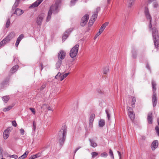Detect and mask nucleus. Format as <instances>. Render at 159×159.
<instances>
[{
    "mask_svg": "<svg viewBox=\"0 0 159 159\" xmlns=\"http://www.w3.org/2000/svg\"><path fill=\"white\" fill-rule=\"evenodd\" d=\"M60 1L58 0L56 1L54 4H52L50 7V9L48 12V15L47 17L46 21H48L51 18V15L52 12L54 14L57 13L58 11V7L60 4Z\"/></svg>",
    "mask_w": 159,
    "mask_h": 159,
    "instance_id": "obj_1",
    "label": "nucleus"
},
{
    "mask_svg": "<svg viewBox=\"0 0 159 159\" xmlns=\"http://www.w3.org/2000/svg\"><path fill=\"white\" fill-rule=\"evenodd\" d=\"M67 130L66 126H63L60 131L58 133V139L60 144L61 146H62L66 137Z\"/></svg>",
    "mask_w": 159,
    "mask_h": 159,
    "instance_id": "obj_2",
    "label": "nucleus"
},
{
    "mask_svg": "<svg viewBox=\"0 0 159 159\" xmlns=\"http://www.w3.org/2000/svg\"><path fill=\"white\" fill-rule=\"evenodd\" d=\"M149 29L152 30V37L154 45L156 48H157L159 46V36L158 30L155 27Z\"/></svg>",
    "mask_w": 159,
    "mask_h": 159,
    "instance_id": "obj_3",
    "label": "nucleus"
},
{
    "mask_svg": "<svg viewBox=\"0 0 159 159\" xmlns=\"http://www.w3.org/2000/svg\"><path fill=\"white\" fill-rule=\"evenodd\" d=\"M144 13L146 18L148 20H149V24L148 25V28L149 29H151V21L152 20V18L151 15L150 14L148 7L147 6H145L144 7Z\"/></svg>",
    "mask_w": 159,
    "mask_h": 159,
    "instance_id": "obj_4",
    "label": "nucleus"
},
{
    "mask_svg": "<svg viewBox=\"0 0 159 159\" xmlns=\"http://www.w3.org/2000/svg\"><path fill=\"white\" fill-rule=\"evenodd\" d=\"M79 45L77 44L75 45L70 50L69 55L72 58H74L77 56L79 50Z\"/></svg>",
    "mask_w": 159,
    "mask_h": 159,
    "instance_id": "obj_5",
    "label": "nucleus"
},
{
    "mask_svg": "<svg viewBox=\"0 0 159 159\" xmlns=\"http://www.w3.org/2000/svg\"><path fill=\"white\" fill-rule=\"evenodd\" d=\"M16 35L15 32L14 31L11 32L6 37L4 38V39L7 43L9 42L12 39L14 38L16 36Z\"/></svg>",
    "mask_w": 159,
    "mask_h": 159,
    "instance_id": "obj_6",
    "label": "nucleus"
},
{
    "mask_svg": "<svg viewBox=\"0 0 159 159\" xmlns=\"http://www.w3.org/2000/svg\"><path fill=\"white\" fill-rule=\"evenodd\" d=\"M89 18V15L85 14L82 18L80 22V25L82 26H84L87 23L88 19Z\"/></svg>",
    "mask_w": 159,
    "mask_h": 159,
    "instance_id": "obj_7",
    "label": "nucleus"
},
{
    "mask_svg": "<svg viewBox=\"0 0 159 159\" xmlns=\"http://www.w3.org/2000/svg\"><path fill=\"white\" fill-rule=\"evenodd\" d=\"M73 30V29L71 28L68 29L65 31L64 33L63 34V36L62 37V39L63 41H64L65 40Z\"/></svg>",
    "mask_w": 159,
    "mask_h": 159,
    "instance_id": "obj_8",
    "label": "nucleus"
},
{
    "mask_svg": "<svg viewBox=\"0 0 159 159\" xmlns=\"http://www.w3.org/2000/svg\"><path fill=\"white\" fill-rule=\"evenodd\" d=\"M44 17V14H42L39 15L37 17L36 23L38 25L41 26Z\"/></svg>",
    "mask_w": 159,
    "mask_h": 159,
    "instance_id": "obj_9",
    "label": "nucleus"
},
{
    "mask_svg": "<svg viewBox=\"0 0 159 159\" xmlns=\"http://www.w3.org/2000/svg\"><path fill=\"white\" fill-rule=\"evenodd\" d=\"M69 74V73H66L61 76V73L59 72L58 74L55 76V78L57 79L60 78V81H61L64 78H66L68 75Z\"/></svg>",
    "mask_w": 159,
    "mask_h": 159,
    "instance_id": "obj_10",
    "label": "nucleus"
},
{
    "mask_svg": "<svg viewBox=\"0 0 159 159\" xmlns=\"http://www.w3.org/2000/svg\"><path fill=\"white\" fill-rule=\"evenodd\" d=\"M66 53L63 50L60 51L58 53L57 57L58 60L62 61L65 58Z\"/></svg>",
    "mask_w": 159,
    "mask_h": 159,
    "instance_id": "obj_11",
    "label": "nucleus"
},
{
    "mask_svg": "<svg viewBox=\"0 0 159 159\" xmlns=\"http://www.w3.org/2000/svg\"><path fill=\"white\" fill-rule=\"evenodd\" d=\"M10 128H8L7 129L5 130L3 133V137L5 139H7L9 135L10 129Z\"/></svg>",
    "mask_w": 159,
    "mask_h": 159,
    "instance_id": "obj_12",
    "label": "nucleus"
},
{
    "mask_svg": "<svg viewBox=\"0 0 159 159\" xmlns=\"http://www.w3.org/2000/svg\"><path fill=\"white\" fill-rule=\"evenodd\" d=\"M100 10V8L99 7H97L96 8V11L95 12L92 16L90 19H91L93 20V21H95L97 17L98 12Z\"/></svg>",
    "mask_w": 159,
    "mask_h": 159,
    "instance_id": "obj_13",
    "label": "nucleus"
},
{
    "mask_svg": "<svg viewBox=\"0 0 159 159\" xmlns=\"http://www.w3.org/2000/svg\"><path fill=\"white\" fill-rule=\"evenodd\" d=\"M24 35L23 34H21L17 38L15 43V46L16 47H17L18 46L20 42L24 38Z\"/></svg>",
    "mask_w": 159,
    "mask_h": 159,
    "instance_id": "obj_14",
    "label": "nucleus"
},
{
    "mask_svg": "<svg viewBox=\"0 0 159 159\" xmlns=\"http://www.w3.org/2000/svg\"><path fill=\"white\" fill-rule=\"evenodd\" d=\"M158 143L157 140L154 141L152 143L151 147L152 150H154L158 146Z\"/></svg>",
    "mask_w": 159,
    "mask_h": 159,
    "instance_id": "obj_15",
    "label": "nucleus"
},
{
    "mask_svg": "<svg viewBox=\"0 0 159 159\" xmlns=\"http://www.w3.org/2000/svg\"><path fill=\"white\" fill-rule=\"evenodd\" d=\"M152 98L153 106V107H155L156 106L157 104V95L156 93H153Z\"/></svg>",
    "mask_w": 159,
    "mask_h": 159,
    "instance_id": "obj_16",
    "label": "nucleus"
},
{
    "mask_svg": "<svg viewBox=\"0 0 159 159\" xmlns=\"http://www.w3.org/2000/svg\"><path fill=\"white\" fill-rule=\"evenodd\" d=\"M137 51L134 48V47L132 48L131 53L132 57L134 59H136L137 55Z\"/></svg>",
    "mask_w": 159,
    "mask_h": 159,
    "instance_id": "obj_17",
    "label": "nucleus"
},
{
    "mask_svg": "<svg viewBox=\"0 0 159 159\" xmlns=\"http://www.w3.org/2000/svg\"><path fill=\"white\" fill-rule=\"evenodd\" d=\"M43 0H37L30 6V7H37L43 1Z\"/></svg>",
    "mask_w": 159,
    "mask_h": 159,
    "instance_id": "obj_18",
    "label": "nucleus"
},
{
    "mask_svg": "<svg viewBox=\"0 0 159 159\" xmlns=\"http://www.w3.org/2000/svg\"><path fill=\"white\" fill-rule=\"evenodd\" d=\"M19 66L18 65H16L13 66L11 69L10 71V74H11L10 75H11L12 74L15 72L17 70Z\"/></svg>",
    "mask_w": 159,
    "mask_h": 159,
    "instance_id": "obj_19",
    "label": "nucleus"
},
{
    "mask_svg": "<svg viewBox=\"0 0 159 159\" xmlns=\"http://www.w3.org/2000/svg\"><path fill=\"white\" fill-rule=\"evenodd\" d=\"M152 113L151 112H149L148 115L147 120L148 123L150 124H152Z\"/></svg>",
    "mask_w": 159,
    "mask_h": 159,
    "instance_id": "obj_20",
    "label": "nucleus"
},
{
    "mask_svg": "<svg viewBox=\"0 0 159 159\" xmlns=\"http://www.w3.org/2000/svg\"><path fill=\"white\" fill-rule=\"evenodd\" d=\"M89 140L90 143V145L92 147L95 148L98 146L97 143L93 139H89Z\"/></svg>",
    "mask_w": 159,
    "mask_h": 159,
    "instance_id": "obj_21",
    "label": "nucleus"
},
{
    "mask_svg": "<svg viewBox=\"0 0 159 159\" xmlns=\"http://www.w3.org/2000/svg\"><path fill=\"white\" fill-rule=\"evenodd\" d=\"M23 10L17 8L16 9L14 12L15 14H16L17 16H20L23 13Z\"/></svg>",
    "mask_w": 159,
    "mask_h": 159,
    "instance_id": "obj_22",
    "label": "nucleus"
},
{
    "mask_svg": "<svg viewBox=\"0 0 159 159\" xmlns=\"http://www.w3.org/2000/svg\"><path fill=\"white\" fill-rule=\"evenodd\" d=\"M152 86L153 93H156V84L155 82L153 80H152Z\"/></svg>",
    "mask_w": 159,
    "mask_h": 159,
    "instance_id": "obj_23",
    "label": "nucleus"
},
{
    "mask_svg": "<svg viewBox=\"0 0 159 159\" xmlns=\"http://www.w3.org/2000/svg\"><path fill=\"white\" fill-rule=\"evenodd\" d=\"M14 106L15 104L13 103L11 106H7L3 109V111L4 112L8 111L10 110Z\"/></svg>",
    "mask_w": 159,
    "mask_h": 159,
    "instance_id": "obj_24",
    "label": "nucleus"
},
{
    "mask_svg": "<svg viewBox=\"0 0 159 159\" xmlns=\"http://www.w3.org/2000/svg\"><path fill=\"white\" fill-rule=\"evenodd\" d=\"M62 63V61L60 60H58L57 61L56 63V69H58L60 68Z\"/></svg>",
    "mask_w": 159,
    "mask_h": 159,
    "instance_id": "obj_25",
    "label": "nucleus"
},
{
    "mask_svg": "<svg viewBox=\"0 0 159 159\" xmlns=\"http://www.w3.org/2000/svg\"><path fill=\"white\" fill-rule=\"evenodd\" d=\"M29 153L28 151H26L25 153L22 156L20 157L18 159H24L26 158Z\"/></svg>",
    "mask_w": 159,
    "mask_h": 159,
    "instance_id": "obj_26",
    "label": "nucleus"
},
{
    "mask_svg": "<svg viewBox=\"0 0 159 159\" xmlns=\"http://www.w3.org/2000/svg\"><path fill=\"white\" fill-rule=\"evenodd\" d=\"M128 115L132 121H133L135 118V114L134 112H128Z\"/></svg>",
    "mask_w": 159,
    "mask_h": 159,
    "instance_id": "obj_27",
    "label": "nucleus"
},
{
    "mask_svg": "<svg viewBox=\"0 0 159 159\" xmlns=\"http://www.w3.org/2000/svg\"><path fill=\"white\" fill-rule=\"evenodd\" d=\"M108 24L109 23L108 22H105L102 25L99 30L103 32V31L105 28L106 26L108 25Z\"/></svg>",
    "mask_w": 159,
    "mask_h": 159,
    "instance_id": "obj_28",
    "label": "nucleus"
},
{
    "mask_svg": "<svg viewBox=\"0 0 159 159\" xmlns=\"http://www.w3.org/2000/svg\"><path fill=\"white\" fill-rule=\"evenodd\" d=\"M135 1L134 0H128L127 3L128 7H131L133 5Z\"/></svg>",
    "mask_w": 159,
    "mask_h": 159,
    "instance_id": "obj_29",
    "label": "nucleus"
},
{
    "mask_svg": "<svg viewBox=\"0 0 159 159\" xmlns=\"http://www.w3.org/2000/svg\"><path fill=\"white\" fill-rule=\"evenodd\" d=\"M154 0H148V1H143V3H144V6H147L148 7V4L151 3L152 2L154 1Z\"/></svg>",
    "mask_w": 159,
    "mask_h": 159,
    "instance_id": "obj_30",
    "label": "nucleus"
},
{
    "mask_svg": "<svg viewBox=\"0 0 159 159\" xmlns=\"http://www.w3.org/2000/svg\"><path fill=\"white\" fill-rule=\"evenodd\" d=\"M10 98L8 96H5L2 97V99L3 101L5 103L7 102L8 101L9 99Z\"/></svg>",
    "mask_w": 159,
    "mask_h": 159,
    "instance_id": "obj_31",
    "label": "nucleus"
},
{
    "mask_svg": "<svg viewBox=\"0 0 159 159\" xmlns=\"http://www.w3.org/2000/svg\"><path fill=\"white\" fill-rule=\"evenodd\" d=\"M105 124V121L101 119L99 122V126L100 127H102Z\"/></svg>",
    "mask_w": 159,
    "mask_h": 159,
    "instance_id": "obj_32",
    "label": "nucleus"
},
{
    "mask_svg": "<svg viewBox=\"0 0 159 159\" xmlns=\"http://www.w3.org/2000/svg\"><path fill=\"white\" fill-rule=\"evenodd\" d=\"M95 117V115L93 113L91 114L90 117L89 121L91 122H93Z\"/></svg>",
    "mask_w": 159,
    "mask_h": 159,
    "instance_id": "obj_33",
    "label": "nucleus"
},
{
    "mask_svg": "<svg viewBox=\"0 0 159 159\" xmlns=\"http://www.w3.org/2000/svg\"><path fill=\"white\" fill-rule=\"evenodd\" d=\"M109 70V69L107 67L104 68L103 70V74L106 75L107 74Z\"/></svg>",
    "mask_w": 159,
    "mask_h": 159,
    "instance_id": "obj_34",
    "label": "nucleus"
},
{
    "mask_svg": "<svg viewBox=\"0 0 159 159\" xmlns=\"http://www.w3.org/2000/svg\"><path fill=\"white\" fill-rule=\"evenodd\" d=\"M153 6L154 8H157L159 6L158 3L157 2H153Z\"/></svg>",
    "mask_w": 159,
    "mask_h": 159,
    "instance_id": "obj_35",
    "label": "nucleus"
},
{
    "mask_svg": "<svg viewBox=\"0 0 159 159\" xmlns=\"http://www.w3.org/2000/svg\"><path fill=\"white\" fill-rule=\"evenodd\" d=\"M92 155V158H93L97 156L98 155V153L96 152H93L91 153Z\"/></svg>",
    "mask_w": 159,
    "mask_h": 159,
    "instance_id": "obj_36",
    "label": "nucleus"
},
{
    "mask_svg": "<svg viewBox=\"0 0 159 159\" xmlns=\"http://www.w3.org/2000/svg\"><path fill=\"white\" fill-rule=\"evenodd\" d=\"M7 43L3 39L0 42V47L2 46H4L5 44Z\"/></svg>",
    "mask_w": 159,
    "mask_h": 159,
    "instance_id": "obj_37",
    "label": "nucleus"
},
{
    "mask_svg": "<svg viewBox=\"0 0 159 159\" xmlns=\"http://www.w3.org/2000/svg\"><path fill=\"white\" fill-rule=\"evenodd\" d=\"M136 98L135 97H133L132 98V104L131 106L132 107H133V106L135 104V102H136Z\"/></svg>",
    "mask_w": 159,
    "mask_h": 159,
    "instance_id": "obj_38",
    "label": "nucleus"
},
{
    "mask_svg": "<svg viewBox=\"0 0 159 159\" xmlns=\"http://www.w3.org/2000/svg\"><path fill=\"white\" fill-rule=\"evenodd\" d=\"M109 153L110 154V155L111 157L112 158V159H114V157L113 155V153L112 151L111 150V149H110L109 151Z\"/></svg>",
    "mask_w": 159,
    "mask_h": 159,
    "instance_id": "obj_39",
    "label": "nucleus"
},
{
    "mask_svg": "<svg viewBox=\"0 0 159 159\" xmlns=\"http://www.w3.org/2000/svg\"><path fill=\"white\" fill-rule=\"evenodd\" d=\"M10 20L9 19H8L7 20V22L6 23V27H7V28H8V27H9V26H10Z\"/></svg>",
    "mask_w": 159,
    "mask_h": 159,
    "instance_id": "obj_40",
    "label": "nucleus"
},
{
    "mask_svg": "<svg viewBox=\"0 0 159 159\" xmlns=\"http://www.w3.org/2000/svg\"><path fill=\"white\" fill-rule=\"evenodd\" d=\"M33 155L35 158L40 157L41 156V153L40 152H39L36 154Z\"/></svg>",
    "mask_w": 159,
    "mask_h": 159,
    "instance_id": "obj_41",
    "label": "nucleus"
},
{
    "mask_svg": "<svg viewBox=\"0 0 159 159\" xmlns=\"http://www.w3.org/2000/svg\"><path fill=\"white\" fill-rule=\"evenodd\" d=\"M101 156L102 157H106L107 156V154L106 152H103L101 154Z\"/></svg>",
    "mask_w": 159,
    "mask_h": 159,
    "instance_id": "obj_42",
    "label": "nucleus"
},
{
    "mask_svg": "<svg viewBox=\"0 0 159 159\" xmlns=\"http://www.w3.org/2000/svg\"><path fill=\"white\" fill-rule=\"evenodd\" d=\"M20 0H16V2L13 7H16L18 6L19 2L20 1Z\"/></svg>",
    "mask_w": 159,
    "mask_h": 159,
    "instance_id": "obj_43",
    "label": "nucleus"
},
{
    "mask_svg": "<svg viewBox=\"0 0 159 159\" xmlns=\"http://www.w3.org/2000/svg\"><path fill=\"white\" fill-rule=\"evenodd\" d=\"M94 22V21H93V20L91 19H90L89 23V25L90 26H91L93 25Z\"/></svg>",
    "mask_w": 159,
    "mask_h": 159,
    "instance_id": "obj_44",
    "label": "nucleus"
},
{
    "mask_svg": "<svg viewBox=\"0 0 159 159\" xmlns=\"http://www.w3.org/2000/svg\"><path fill=\"white\" fill-rule=\"evenodd\" d=\"M105 111H106V114L107 115L108 120H110V114L108 112V111L107 110H106Z\"/></svg>",
    "mask_w": 159,
    "mask_h": 159,
    "instance_id": "obj_45",
    "label": "nucleus"
},
{
    "mask_svg": "<svg viewBox=\"0 0 159 159\" xmlns=\"http://www.w3.org/2000/svg\"><path fill=\"white\" fill-rule=\"evenodd\" d=\"M46 83H43L40 88V90H43L46 87Z\"/></svg>",
    "mask_w": 159,
    "mask_h": 159,
    "instance_id": "obj_46",
    "label": "nucleus"
},
{
    "mask_svg": "<svg viewBox=\"0 0 159 159\" xmlns=\"http://www.w3.org/2000/svg\"><path fill=\"white\" fill-rule=\"evenodd\" d=\"M30 110L32 111L34 115L35 114V110L34 108H30Z\"/></svg>",
    "mask_w": 159,
    "mask_h": 159,
    "instance_id": "obj_47",
    "label": "nucleus"
},
{
    "mask_svg": "<svg viewBox=\"0 0 159 159\" xmlns=\"http://www.w3.org/2000/svg\"><path fill=\"white\" fill-rule=\"evenodd\" d=\"M127 110L128 112H133V110L132 108L130 107H127Z\"/></svg>",
    "mask_w": 159,
    "mask_h": 159,
    "instance_id": "obj_48",
    "label": "nucleus"
},
{
    "mask_svg": "<svg viewBox=\"0 0 159 159\" xmlns=\"http://www.w3.org/2000/svg\"><path fill=\"white\" fill-rule=\"evenodd\" d=\"M155 129L158 135L159 136V128L158 126H156L155 127Z\"/></svg>",
    "mask_w": 159,
    "mask_h": 159,
    "instance_id": "obj_49",
    "label": "nucleus"
},
{
    "mask_svg": "<svg viewBox=\"0 0 159 159\" xmlns=\"http://www.w3.org/2000/svg\"><path fill=\"white\" fill-rule=\"evenodd\" d=\"M11 122H12V124L13 126L15 127L16 126L17 124V123H16V121H15V120L12 121Z\"/></svg>",
    "mask_w": 159,
    "mask_h": 159,
    "instance_id": "obj_50",
    "label": "nucleus"
},
{
    "mask_svg": "<svg viewBox=\"0 0 159 159\" xmlns=\"http://www.w3.org/2000/svg\"><path fill=\"white\" fill-rule=\"evenodd\" d=\"M77 0H71L70 1V3H71V6L74 5L75 2L77 1Z\"/></svg>",
    "mask_w": 159,
    "mask_h": 159,
    "instance_id": "obj_51",
    "label": "nucleus"
},
{
    "mask_svg": "<svg viewBox=\"0 0 159 159\" xmlns=\"http://www.w3.org/2000/svg\"><path fill=\"white\" fill-rule=\"evenodd\" d=\"M33 130L35 131L36 129V125L34 121L33 122Z\"/></svg>",
    "mask_w": 159,
    "mask_h": 159,
    "instance_id": "obj_52",
    "label": "nucleus"
},
{
    "mask_svg": "<svg viewBox=\"0 0 159 159\" xmlns=\"http://www.w3.org/2000/svg\"><path fill=\"white\" fill-rule=\"evenodd\" d=\"M102 32V31L100 30H99V31L96 35V36H99Z\"/></svg>",
    "mask_w": 159,
    "mask_h": 159,
    "instance_id": "obj_53",
    "label": "nucleus"
},
{
    "mask_svg": "<svg viewBox=\"0 0 159 159\" xmlns=\"http://www.w3.org/2000/svg\"><path fill=\"white\" fill-rule=\"evenodd\" d=\"M20 133L22 135H23L24 134V133H25V131L24 130V129H20Z\"/></svg>",
    "mask_w": 159,
    "mask_h": 159,
    "instance_id": "obj_54",
    "label": "nucleus"
},
{
    "mask_svg": "<svg viewBox=\"0 0 159 159\" xmlns=\"http://www.w3.org/2000/svg\"><path fill=\"white\" fill-rule=\"evenodd\" d=\"M81 148V147H79L78 148H76L74 152V155L75 154L76 152L80 148Z\"/></svg>",
    "mask_w": 159,
    "mask_h": 159,
    "instance_id": "obj_55",
    "label": "nucleus"
},
{
    "mask_svg": "<svg viewBox=\"0 0 159 159\" xmlns=\"http://www.w3.org/2000/svg\"><path fill=\"white\" fill-rule=\"evenodd\" d=\"M70 64H66V70H67L69 69V68L70 67Z\"/></svg>",
    "mask_w": 159,
    "mask_h": 159,
    "instance_id": "obj_56",
    "label": "nucleus"
},
{
    "mask_svg": "<svg viewBox=\"0 0 159 159\" xmlns=\"http://www.w3.org/2000/svg\"><path fill=\"white\" fill-rule=\"evenodd\" d=\"M11 157L15 159H17L18 158V156L16 155H13L11 156Z\"/></svg>",
    "mask_w": 159,
    "mask_h": 159,
    "instance_id": "obj_57",
    "label": "nucleus"
},
{
    "mask_svg": "<svg viewBox=\"0 0 159 159\" xmlns=\"http://www.w3.org/2000/svg\"><path fill=\"white\" fill-rule=\"evenodd\" d=\"M117 152L119 157V159H121V155L120 152L118 151Z\"/></svg>",
    "mask_w": 159,
    "mask_h": 159,
    "instance_id": "obj_58",
    "label": "nucleus"
},
{
    "mask_svg": "<svg viewBox=\"0 0 159 159\" xmlns=\"http://www.w3.org/2000/svg\"><path fill=\"white\" fill-rule=\"evenodd\" d=\"M146 68L148 69V70H150V68L148 63L146 65Z\"/></svg>",
    "mask_w": 159,
    "mask_h": 159,
    "instance_id": "obj_59",
    "label": "nucleus"
},
{
    "mask_svg": "<svg viewBox=\"0 0 159 159\" xmlns=\"http://www.w3.org/2000/svg\"><path fill=\"white\" fill-rule=\"evenodd\" d=\"M40 66H41V70H42L43 69V65L42 63H40Z\"/></svg>",
    "mask_w": 159,
    "mask_h": 159,
    "instance_id": "obj_60",
    "label": "nucleus"
},
{
    "mask_svg": "<svg viewBox=\"0 0 159 159\" xmlns=\"http://www.w3.org/2000/svg\"><path fill=\"white\" fill-rule=\"evenodd\" d=\"M93 122H89V125L90 127L92 128Z\"/></svg>",
    "mask_w": 159,
    "mask_h": 159,
    "instance_id": "obj_61",
    "label": "nucleus"
},
{
    "mask_svg": "<svg viewBox=\"0 0 159 159\" xmlns=\"http://www.w3.org/2000/svg\"><path fill=\"white\" fill-rule=\"evenodd\" d=\"M35 159L34 157V155H32L29 159Z\"/></svg>",
    "mask_w": 159,
    "mask_h": 159,
    "instance_id": "obj_62",
    "label": "nucleus"
},
{
    "mask_svg": "<svg viewBox=\"0 0 159 159\" xmlns=\"http://www.w3.org/2000/svg\"><path fill=\"white\" fill-rule=\"evenodd\" d=\"M48 110H49V111H52V108L51 107H48Z\"/></svg>",
    "mask_w": 159,
    "mask_h": 159,
    "instance_id": "obj_63",
    "label": "nucleus"
},
{
    "mask_svg": "<svg viewBox=\"0 0 159 159\" xmlns=\"http://www.w3.org/2000/svg\"><path fill=\"white\" fill-rule=\"evenodd\" d=\"M157 123H158V125L159 126V118H157Z\"/></svg>",
    "mask_w": 159,
    "mask_h": 159,
    "instance_id": "obj_64",
    "label": "nucleus"
}]
</instances>
